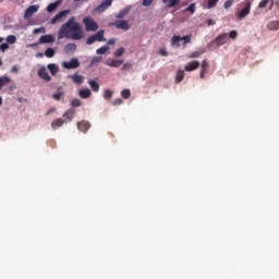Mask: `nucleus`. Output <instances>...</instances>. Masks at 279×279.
<instances>
[{
	"instance_id": "33",
	"label": "nucleus",
	"mask_w": 279,
	"mask_h": 279,
	"mask_svg": "<svg viewBox=\"0 0 279 279\" xmlns=\"http://www.w3.org/2000/svg\"><path fill=\"white\" fill-rule=\"evenodd\" d=\"M108 49H110L108 46H104V47H100L96 50V53L98 56H104V53H106L108 51Z\"/></svg>"
},
{
	"instance_id": "21",
	"label": "nucleus",
	"mask_w": 279,
	"mask_h": 279,
	"mask_svg": "<svg viewBox=\"0 0 279 279\" xmlns=\"http://www.w3.org/2000/svg\"><path fill=\"white\" fill-rule=\"evenodd\" d=\"M92 93L90 89L86 88V89H81L78 92V97H81V99H88V97H90Z\"/></svg>"
},
{
	"instance_id": "19",
	"label": "nucleus",
	"mask_w": 279,
	"mask_h": 279,
	"mask_svg": "<svg viewBox=\"0 0 279 279\" xmlns=\"http://www.w3.org/2000/svg\"><path fill=\"white\" fill-rule=\"evenodd\" d=\"M181 0H162V3L167 5V8H178L180 5Z\"/></svg>"
},
{
	"instance_id": "34",
	"label": "nucleus",
	"mask_w": 279,
	"mask_h": 279,
	"mask_svg": "<svg viewBox=\"0 0 279 279\" xmlns=\"http://www.w3.org/2000/svg\"><path fill=\"white\" fill-rule=\"evenodd\" d=\"M175 80H177V83L180 84V82H182V80H184V71L179 70L177 72V78Z\"/></svg>"
},
{
	"instance_id": "27",
	"label": "nucleus",
	"mask_w": 279,
	"mask_h": 279,
	"mask_svg": "<svg viewBox=\"0 0 279 279\" xmlns=\"http://www.w3.org/2000/svg\"><path fill=\"white\" fill-rule=\"evenodd\" d=\"M124 53H125V48L120 47L114 51L113 56L114 58H121V56H123Z\"/></svg>"
},
{
	"instance_id": "17",
	"label": "nucleus",
	"mask_w": 279,
	"mask_h": 279,
	"mask_svg": "<svg viewBox=\"0 0 279 279\" xmlns=\"http://www.w3.org/2000/svg\"><path fill=\"white\" fill-rule=\"evenodd\" d=\"M76 50H77V45L75 44H66L63 49L65 53H75Z\"/></svg>"
},
{
	"instance_id": "12",
	"label": "nucleus",
	"mask_w": 279,
	"mask_h": 279,
	"mask_svg": "<svg viewBox=\"0 0 279 279\" xmlns=\"http://www.w3.org/2000/svg\"><path fill=\"white\" fill-rule=\"evenodd\" d=\"M112 5V0H105L96 8V12H106Z\"/></svg>"
},
{
	"instance_id": "28",
	"label": "nucleus",
	"mask_w": 279,
	"mask_h": 279,
	"mask_svg": "<svg viewBox=\"0 0 279 279\" xmlns=\"http://www.w3.org/2000/svg\"><path fill=\"white\" fill-rule=\"evenodd\" d=\"M56 56V50L53 48H47L45 51L46 58H53Z\"/></svg>"
},
{
	"instance_id": "31",
	"label": "nucleus",
	"mask_w": 279,
	"mask_h": 279,
	"mask_svg": "<svg viewBox=\"0 0 279 279\" xmlns=\"http://www.w3.org/2000/svg\"><path fill=\"white\" fill-rule=\"evenodd\" d=\"M205 51L206 50H204V49L196 50V51L192 52L189 58H199V56H203V53H205Z\"/></svg>"
},
{
	"instance_id": "24",
	"label": "nucleus",
	"mask_w": 279,
	"mask_h": 279,
	"mask_svg": "<svg viewBox=\"0 0 279 279\" xmlns=\"http://www.w3.org/2000/svg\"><path fill=\"white\" fill-rule=\"evenodd\" d=\"M180 40H182V37L179 35H174L171 39L172 47H180Z\"/></svg>"
},
{
	"instance_id": "6",
	"label": "nucleus",
	"mask_w": 279,
	"mask_h": 279,
	"mask_svg": "<svg viewBox=\"0 0 279 279\" xmlns=\"http://www.w3.org/2000/svg\"><path fill=\"white\" fill-rule=\"evenodd\" d=\"M37 74L38 77H40L45 82H51V76L49 75V72H47V69L45 66L40 68Z\"/></svg>"
},
{
	"instance_id": "15",
	"label": "nucleus",
	"mask_w": 279,
	"mask_h": 279,
	"mask_svg": "<svg viewBox=\"0 0 279 279\" xmlns=\"http://www.w3.org/2000/svg\"><path fill=\"white\" fill-rule=\"evenodd\" d=\"M66 14H69V11H60L54 17L51 19V24L56 25V23H58V21H60V19H64V16H66Z\"/></svg>"
},
{
	"instance_id": "40",
	"label": "nucleus",
	"mask_w": 279,
	"mask_h": 279,
	"mask_svg": "<svg viewBox=\"0 0 279 279\" xmlns=\"http://www.w3.org/2000/svg\"><path fill=\"white\" fill-rule=\"evenodd\" d=\"M208 66H209V64H208V60H203V62H202V71H205V72H207L208 71Z\"/></svg>"
},
{
	"instance_id": "16",
	"label": "nucleus",
	"mask_w": 279,
	"mask_h": 279,
	"mask_svg": "<svg viewBox=\"0 0 279 279\" xmlns=\"http://www.w3.org/2000/svg\"><path fill=\"white\" fill-rule=\"evenodd\" d=\"M63 119H68L69 121H73L75 119V109L70 108L63 113Z\"/></svg>"
},
{
	"instance_id": "49",
	"label": "nucleus",
	"mask_w": 279,
	"mask_h": 279,
	"mask_svg": "<svg viewBox=\"0 0 279 279\" xmlns=\"http://www.w3.org/2000/svg\"><path fill=\"white\" fill-rule=\"evenodd\" d=\"M129 69H132V63H124L121 71H129Z\"/></svg>"
},
{
	"instance_id": "50",
	"label": "nucleus",
	"mask_w": 279,
	"mask_h": 279,
	"mask_svg": "<svg viewBox=\"0 0 279 279\" xmlns=\"http://www.w3.org/2000/svg\"><path fill=\"white\" fill-rule=\"evenodd\" d=\"M121 104H123V99L121 98H117L116 100H113V106H121Z\"/></svg>"
},
{
	"instance_id": "41",
	"label": "nucleus",
	"mask_w": 279,
	"mask_h": 279,
	"mask_svg": "<svg viewBox=\"0 0 279 279\" xmlns=\"http://www.w3.org/2000/svg\"><path fill=\"white\" fill-rule=\"evenodd\" d=\"M217 3H219V0H208V8H209V10L211 8H215L217 5Z\"/></svg>"
},
{
	"instance_id": "13",
	"label": "nucleus",
	"mask_w": 279,
	"mask_h": 279,
	"mask_svg": "<svg viewBox=\"0 0 279 279\" xmlns=\"http://www.w3.org/2000/svg\"><path fill=\"white\" fill-rule=\"evenodd\" d=\"M197 69H199V61H192L185 65L184 71L191 73V71H197Z\"/></svg>"
},
{
	"instance_id": "22",
	"label": "nucleus",
	"mask_w": 279,
	"mask_h": 279,
	"mask_svg": "<svg viewBox=\"0 0 279 279\" xmlns=\"http://www.w3.org/2000/svg\"><path fill=\"white\" fill-rule=\"evenodd\" d=\"M48 71H50L51 75L56 76L58 75V71H60V68L56 65V63L48 64Z\"/></svg>"
},
{
	"instance_id": "8",
	"label": "nucleus",
	"mask_w": 279,
	"mask_h": 279,
	"mask_svg": "<svg viewBox=\"0 0 279 279\" xmlns=\"http://www.w3.org/2000/svg\"><path fill=\"white\" fill-rule=\"evenodd\" d=\"M49 43H56V37L51 34L43 35L39 38V45H47Z\"/></svg>"
},
{
	"instance_id": "11",
	"label": "nucleus",
	"mask_w": 279,
	"mask_h": 279,
	"mask_svg": "<svg viewBox=\"0 0 279 279\" xmlns=\"http://www.w3.org/2000/svg\"><path fill=\"white\" fill-rule=\"evenodd\" d=\"M77 130H80V132H83L84 134H86V131L90 130V122H88L86 120L77 122Z\"/></svg>"
},
{
	"instance_id": "42",
	"label": "nucleus",
	"mask_w": 279,
	"mask_h": 279,
	"mask_svg": "<svg viewBox=\"0 0 279 279\" xmlns=\"http://www.w3.org/2000/svg\"><path fill=\"white\" fill-rule=\"evenodd\" d=\"M181 40H183V45H189L191 43V35L181 37Z\"/></svg>"
},
{
	"instance_id": "30",
	"label": "nucleus",
	"mask_w": 279,
	"mask_h": 279,
	"mask_svg": "<svg viewBox=\"0 0 279 279\" xmlns=\"http://www.w3.org/2000/svg\"><path fill=\"white\" fill-rule=\"evenodd\" d=\"M64 97V92H57L56 94L52 95V99L56 101H60Z\"/></svg>"
},
{
	"instance_id": "54",
	"label": "nucleus",
	"mask_w": 279,
	"mask_h": 279,
	"mask_svg": "<svg viewBox=\"0 0 279 279\" xmlns=\"http://www.w3.org/2000/svg\"><path fill=\"white\" fill-rule=\"evenodd\" d=\"M159 53H160V56H169V53L165 49H160Z\"/></svg>"
},
{
	"instance_id": "45",
	"label": "nucleus",
	"mask_w": 279,
	"mask_h": 279,
	"mask_svg": "<svg viewBox=\"0 0 279 279\" xmlns=\"http://www.w3.org/2000/svg\"><path fill=\"white\" fill-rule=\"evenodd\" d=\"M234 3V0H227L225 2V9L228 10V8H232V4Z\"/></svg>"
},
{
	"instance_id": "38",
	"label": "nucleus",
	"mask_w": 279,
	"mask_h": 279,
	"mask_svg": "<svg viewBox=\"0 0 279 279\" xmlns=\"http://www.w3.org/2000/svg\"><path fill=\"white\" fill-rule=\"evenodd\" d=\"M101 62V57H94L90 61L89 66H95V64H99Z\"/></svg>"
},
{
	"instance_id": "37",
	"label": "nucleus",
	"mask_w": 279,
	"mask_h": 279,
	"mask_svg": "<svg viewBox=\"0 0 279 279\" xmlns=\"http://www.w3.org/2000/svg\"><path fill=\"white\" fill-rule=\"evenodd\" d=\"M7 43H8L9 45H14V43H16V36H14V35H9V36L7 37Z\"/></svg>"
},
{
	"instance_id": "57",
	"label": "nucleus",
	"mask_w": 279,
	"mask_h": 279,
	"mask_svg": "<svg viewBox=\"0 0 279 279\" xmlns=\"http://www.w3.org/2000/svg\"><path fill=\"white\" fill-rule=\"evenodd\" d=\"M0 106H3V98L0 96Z\"/></svg>"
},
{
	"instance_id": "18",
	"label": "nucleus",
	"mask_w": 279,
	"mask_h": 279,
	"mask_svg": "<svg viewBox=\"0 0 279 279\" xmlns=\"http://www.w3.org/2000/svg\"><path fill=\"white\" fill-rule=\"evenodd\" d=\"M64 125V119L58 118L51 122L52 130H58V128H62Z\"/></svg>"
},
{
	"instance_id": "7",
	"label": "nucleus",
	"mask_w": 279,
	"mask_h": 279,
	"mask_svg": "<svg viewBox=\"0 0 279 279\" xmlns=\"http://www.w3.org/2000/svg\"><path fill=\"white\" fill-rule=\"evenodd\" d=\"M39 7L38 5H31L26 9L24 13V19H32L36 12H38Z\"/></svg>"
},
{
	"instance_id": "4",
	"label": "nucleus",
	"mask_w": 279,
	"mask_h": 279,
	"mask_svg": "<svg viewBox=\"0 0 279 279\" xmlns=\"http://www.w3.org/2000/svg\"><path fill=\"white\" fill-rule=\"evenodd\" d=\"M251 10H252V2H250V0H246L245 8H243L240 12L235 13L236 19H239L240 21H243V19H245V16L250 14Z\"/></svg>"
},
{
	"instance_id": "25",
	"label": "nucleus",
	"mask_w": 279,
	"mask_h": 279,
	"mask_svg": "<svg viewBox=\"0 0 279 279\" xmlns=\"http://www.w3.org/2000/svg\"><path fill=\"white\" fill-rule=\"evenodd\" d=\"M88 84L94 93H99V83L95 81H88Z\"/></svg>"
},
{
	"instance_id": "29",
	"label": "nucleus",
	"mask_w": 279,
	"mask_h": 279,
	"mask_svg": "<svg viewBox=\"0 0 279 279\" xmlns=\"http://www.w3.org/2000/svg\"><path fill=\"white\" fill-rule=\"evenodd\" d=\"M130 11L128 9H123L121 10L117 15H116V19H125V16H128V13Z\"/></svg>"
},
{
	"instance_id": "5",
	"label": "nucleus",
	"mask_w": 279,
	"mask_h": 279,
	"mask_svg": "<svg viewBox=\"0 0 279 279\" xmlns=\"http://www.w3.org/2000/svg\"><path fill=\"white\" fill-rule=\"evenodd\" d=\"M109 25H111L112 27H117V29H123L124 32H128V29H130V24L128 23V21L124 20L112 22Z\"/></svg>"
},
{
	"instance_id": "46",
	"label": "nucleus",
	"mask_w": 279,
	"mask_h": 279,
	"mask_svg": "<svg viewBox=\"0 0 279 279\" xmlns=\"http://www.w3.org/2000/svg\"><path fill=\"white\" fill-rule=\"evenodd\" d=\"M236 36H239V33L236 31H231L229 33V38H231L232 40H234Z\"/></svg>"
},
{
	"instance_id": "32",
	"label": "nucleus",
	"mask_w": 279,
	"mask_h": 279,
	"mask_svg": "<svg viewBox=\"0 0 279 279\" xmlns=\"http://www.w3.org/2000/svg\"><path fill=\"white\" fill-rule=\"evenodd\" d=\"M80 106H82V100L81 99H72L71 101V107L74 109V108H80Z\"/></svg>"
},
{
	"instance_id": "23",
	"label": "nucleus",
	"mask_w": 279,
	"mask_h": 279,
	"mask_svg": "<svg viewBox=\"0 0 279 279\" xmlns=\"http://www.w3.org/2000/svg\"><path fill=\"white\" fill-rule=\"evenodd\" d=\"M123 64V60H111L110 62H107V66H113L114 69H119Z\"/></svg>"
},
{
	"instance_id": "58",
	"label": "nucleus",
	"mask_w": 279,
	"mask_h": 279,
	"mask_svg": "<svg viewBox=\"0 0 279 279\" xmlns=\"http://www.w3.org/2000/svg\"><path fill=\"white\" fill-rule=\"evenodd\" d=\"M0 66H3V61L0 59Z\"/></svg>"
},
{
	"instance_id": "44",
	"label": "nucleus",
	"mask_w": 279,
	"mask_h": 279,
	"mask_svg": "<svg viewBox=\"0 0 279 279\" xmlns=\"http://www.w3.org/2000/svg\"><path fill=\"white\" fill-rule=\"evenodd\" d=\"M270 0H262L258 4V8L263 9V8H267V5L269 4Z\"/></svg>"
},
{
	"instance_id": "20",
	"label": "nucleus",
	"mask_w": 279,
	"mask_h": 279,
	"mask_svg": "<svg viewBox=\"0 0 279 279\" xmlns=\"http://www.w3.org/2000/svg\"><path fill=\"white\" fill-rule=\"evenodd\" d=\"M71 80L73 81L74 84H84V76L75 73L71 76Z\"/></svg>"
},
{
	"instance_id": "56",
	"label": "nucleus",
	"mask_w": 279,
	"mask_h": 279,
	"mask_svg": "<svg viewBox=\"0 0 279 279\" xmlns=\"http://www.w3.org/2000/svg\"><path fill=\"white\" fill-rule=\"evenodd\" d=\"M206 74V71L202 70L201 71V80H204V75Z\"/></svg>"
},
{
	"instance_id": "3",
	"label": "nucleus",
	"mask_w": 279,
	"mask_h": 279,
	"mask_svg": "<svg viewBox=\"0 0 279 279\" xmlns=\"http://www.w3.org/2000/svg\"><path fill=\"white\" fill-rule=\"evenodd\" d=\"M105 31H99L95 35L89 36L86 40V45H93L94 43H104L106 37H104Z\"/></svg>"
},
{
	"instance_id": "9",
	"label": "nucleus",
	"mask_w": 279,
	"mask_h": 279,
	"mask_svg": "<svg viewBox=\"0 0 279 279\" xmlns=\"http://www.w3.org/2000/svg\"><path fill=\"white\" fill-rule=\"evenodd\" d=\"M227 43H228V34H222L213 41V44L216 45V47H221V45H226Z\"/></svg>"
},
{
	"instance_id": "35",
	"label": "nucleus",
	"mask_w": 279,
	"mask_h": 279,
	"mask_svg": "<svg viewBox=\"0 0 279 279\" xmlns=\"http://www.w3.org/2000/svg\"><path fill=\"white\" fill-rule=\"evenodd\" d=\"M131 95H132V93L130 92V89H123V90L121 92V97H122L123 99H130Z\"/></svg>"
},
{
	"instance_id": "52",
	"label": "nucleus",
	"mask_w": 279,
	"mask_h": 279,
	"mask_svg": "<svg viewBox=\"0 0 279 279\" xmlns=\"http://www.w3.org/2000/svg\"><path fill=\"white\" fill-rule=\"evenodd\" d=\"M108 45H116L117 44V39L116 38H111L107 41Z\"/></svg>"
},
{
	"instance_id": "48",
	"label": "nucleus",
	"mask_w": 279,
	"mask_h": 279,
	"mask_svg": "<svg viewBox=\"0 0 279 279\" xmlns=\"http://www.w3.org/2000/svg\"><path fill=\"white\" fill-rule=\"evenodd\" d=\"M151 3H154V0H143V5L145 8H149V5H151Z\"/></svg>"
},
{
	"instance_id": "26",
	"label": "nucleus",
	"mask_w": 279,
	"mask_h": 279,
	"mask_svg": "<svg viewBox=\"0 0 279 279\" xmlns=\"http://www.w3.org/2000/svg\"><path fill=\"white\" fill-rule=\"evenodd\" d=\"M268 29L276 31L279 29V21H272L267 25Z\"/></svg>"
},
{
	"instance_id": "2",
	"label": "nucleus",
	"mask_w": 279,
	"mask_h": 279,
	"mask_svg": "<svg viewBox=\"0 0 279 279\" xmlns=\"http://www.w3.org/2000/svg\"><path fill=\"white\" fill-rule=\"evenodd\" d=\"M83 23L85 25L86 32H97L99 25L93 20V17H84Z\"/></svg>"
},
{
	"instance_id": "47",
	"label": "nucleus",
	"mask_w": 279,
	"mask_h": 279,
	"mask_svg": "<svg viewBox=\"0 0 279 279\" xmlns=\"http://www.w3.org/2000/svg\"><path fill=\"white\" fill-rule=\"evenodd\" d=\"M7 49H10V45H8V44H1L0 45V51H2V53L5 52Z\"/></svg>"
},
{
	"instance_id": "59",
	"label": "nucleus",
	"mask_w": 279,
	"mask_h": 279,
	"mask_svg": "<svg viewBox=\"0 0 279 279\" xmlns=\"http://www.w3.org/2000/svg\"><path fill=\"white\" fill-rule=\"evenodd\" d=\"M0 43H3V38L0 37Z\"/></svg>"
},
{
	"instance_id": "43",
	"label": "nucleus",
	"mask_w": 279,
	"mask_h": 279,
	"mask_svg": "<svg viewBox=\"0 0 279 279\" xmlns=\"http://www.w3.org/2000/svg\"><path fill=\"white\" fill-rule=\"evenodd\" d=\"M104 98L105 99L112 98V92L110 89H106L105 93H104Z\"/></svg>"
},
{
	"instance_id": "39",
	"label": "nucleus",
	"mask_w": 279,
	"mask_h": 279,
	"mask_svg": "<svg viewBox=\"0 0 279 279\" xmlns=\"http://www.w3.org/2000/svg\"><path fill=\"white\" fill-rule=\"evenodd\" d=\"M196 10V5L195 3L190 4L186 9L185 12H190L191 14H193Z\"/></svg>"
},
{
	"instance_id": "1",
	"label": "nucleus",
	"mask_w": 279,
	"mask_h": 279,
	"mask_svg": "<svg viewBox=\"0 0 279 279\" xmlns=\"http://www.w3.org/2000/svg\"><path fill=\"white\" fill-rule=\"evenodd\" d=\"M62 38H68V40H82L84 38V31L75 21V16L70 17L58 31V39L62 40Z\"/></svg>"
},
{
	"instance_id": "10",
	"label": "nucleus",
	"mask_w": 279,
	"mask_h": 279,
	"mask_svg": "<svg viewBox=\"0 0 279 279\" xmlns=\"http://www.w3.org/2000/svg\"><path fill=\"white\" fill-rule=\"evenodd\" d=\"M62 65L68 70L77 69L80 66V61L77 59H71L69 62H63Z\"/></svg>"
},
{
	"instance_id": "53",
	"label": "nucleus",
	"mask_w": 279,
	"mask_h": 279,
	"mask_svg": "<svg viewBox=\"0 0 279 279\" xmlns=\"http://www.w3.org/2000/svg\"><path fill=\"white\" fill-rule=\"evenodd\" d=\"M11 73H19V66L13 65L11 69Z\"/></svg>"
},
{
	"instance_id": "51",
	"label": "nucleus",
	"mask_w": 279,
	"mask_h": 279,
	"mask_svg": "<svg viewBox=\"0 0 279 279\" xmlns=\"http://www.w3.org/2000/svg\"><path fill=\"white\" fill-rule=\"evenodd\" d=\"M40 32H45V28H35L34 31H33V34H40Z\"/></svg>"
},
{
	"instance_id": "14",
	"label": "nucleus",
	"mask_w": 279,
	"mask_h": 279,
	"mask_svg": "<svg viewBox=\"0 0 279 279\" xmlns=\"http://www.w3.org/2000/svg\"><path fill=\"white\" fill-rule=\"evenodd\" d=\"M11 82H12V78L10 76H7V75L0 76V90H3V88H5V86L11 84Z\"/></svg>"
},
{
	"instance_id": "36",
	"label": "nucleus",
	"mask_w": 279,
	"mask_h": 279,
	"mask_svg": "<svg viewBox=\"0 0 279 279\" xmlns=\"http://www.w3.org/2000/svg\"><path fill=\"white\" fill-rule=\"evenodd\" d=\"M58 9V2H53V3H50L48 7H47V12H53Z\"/></svg>"
},
{
	"instance_id": "55",
	"label": "nucleus",
	"mask_w": 279,
	"mask_h": 279,
	"mask_svg": "<svg viewBox=\"0 0 279 279\" xmlns=\"http://www.w3.org/2000/svg\"><path fill=\"white\" fill-rule=\"evenodd\" d=\"M207 25H208V26H210V25H215L214 20H208V21H207Z\"/></svg>"
}]
</instances>
